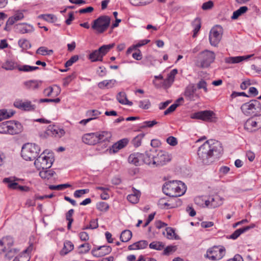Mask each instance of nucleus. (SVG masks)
Returning <instances> with one entry per match:
<instances>
[{
    "instance_id": "obj_1",
    "label": "nucleus",
    "mask_w": 261,
    "mask_h": 261,
    "mask_svg": "<svg viewBox=\"0 0 261 261\" xmlns=\"http://www.w3.org/2000/svg\"><path fill=\"white\" fill-rule=\"evenodd\" d=\"M223 153V148L220 142L209 140L199 147L197 154L204 164H210L219 159Z\"/></svg>"
},
{
    "instance_id": "obj_2",
    "label": "nucleus",
    "mask_w": 261,
    "mask_h": 261,
    "mask_svg": "<svg viewBox=\"0 0 261 261\" xmlns=\"http://www.w3.org/2000/svg\"><path fill=\"white\" fill-rule=\"evenodd\" d=\"M163 192L170 197H178L186 192L185 184L179 180H172L166 182L162 188Z\"/></svg>"
},
{
    "instance_id": "obj_3",
    "label": "nucleus",
    "mask_w": 261,
    "mask_h": 261,
    "mask_svg": "<svg viewBox=\"0 0 261 261\" xmlns=\"http://www.w3.org/2000/svg\"><path fill=\"white\" fill-rule=\"evenodd\" d=\"M23 130L21 124L17 121H6L0 123V133L13 135L20 133Z\"/></svg>"
},
{
    "instance_id": "obj_4",
    "label": "nucleus",
    "mask_w": 261,
    "mask_h": 261,
    "mask_svg": "<svg viewBox=\"0 0 261 261\" xmlns=\"http://www.w3.org/2000/svg\"><path fill=\"white\" fill-rule=\"evenodd\" d=\"M40 151V147L33 143H27L21 148V156L26 161H33L38 155Z\"/></svg>"
},
{
    "instance_id": "obj_5",
    "label": "nucleus",
    "mask_w": 261,
    "mask_h": 261,
    "mask_svg": "<svg viewBox=\"0 0 261 261\" xmlns=\"http://www.w3.org/2000/svg\"><path fill=\"white\" fill-rule=\"evenodd\" d=\"M54 161V159L52 154H48L46 155L45 152L43 151L36 159L34 165L38 170L48 169L51 167Z\"/></svg>"
},
{
    "instance_id": "obj_6",
    "label": "nucleus",
    "mask_w": 261,
    "mask_h": 261,
    "mask_svg": "<svg viewBox=\"0 0 261 261\" xmlns=\"http://www.w3.org/2000/svg\"><path fill=\"white\" fill-rule=\"evenodd\" d=\"M111 18L107 15H102L94 20L92 25V29L97 33L101 34L105 32L110 24Z\"/></svg>"
},
{
    "instance_id": "obj_7",
    "label": "nucleus",
    "mask_w": 261,
    "mask_h": 261,
    "mask_svg": "<svg viewBox=\"0 0 261 261\" xmlns=\"http://www.w3.org/2000/svg\"><path fill=\"white\" fill-rule=\"evenodd\" d=\"M244 128L249 133H255L259 130L261 133V114L248 118L244 123Z\"/></svg>"
},
{
    "instance_id": "obj_8",
    "label": "nucleus",
    "mask_w": 261,
    "mask_h": 261,
    "mask_svg": "<svg viewBox=\"0 0 261 261\" xmlns=\"http://www.w3.org/2000/svg\"><path fill=\"white\" fill-rule=\"evenodd\" d=\"M2 67L7 70H12L17 69L19 71L29 72L39 69L38 66H32L28 65H19L12 60L7 61L2 66Z\"/></svg>"
},
{
    "instance_id": "obj_9",
    "label": "nucleus",
    "mask_w": 261,
    "mask_h": 261,
    "mask_svg": "<svg viewBox=\"0 0 261 261\" xmlns=\"http://www.w3.org/2000/svg\"><path fill=\"white\" fill-rule=\"evenodd\" d=\"M241 110L245 115L251 116L258 110H261V103L256 99L251 100L243 103L241 107Z\"/></svg>"
},
{
    "instance_id": "obj_10",
    "label": "nucleus",
    "mask_w": 261,
    "mask_h": 261,
    "mask_svg": "<svg viewBox=\"0 0 261 261\" xmlns=\"http://www.w3.org/2000/svg\"><path fill=\"white\" fill-rule=\"evenodd\" d=\"M215 57V54L212 51L206 49L201 52L199 55L200 67L202 68L208 67L214 62Z\"/></svg>"
},
{
    "instance_id": "obj_11",
    "label": "nucleus",
    "mask_w": 261,
    "mask_h": 261,
    "mask_svg": "<svg viewBox=\"0 0 261 261\" xmlns=\"http://www.w3.org/2000/svg\"><path fill=\"white\" fill-rule=\"evenodd\" d=\"M225 254V249L223 247L214 246L206 252V256L209 259L216 260L221 259Z\"/></svg>"
},
{
    "instance_id": "obj_12",
    "label": "nucleus",
    "mask_w": 261,
    "mask_h": 261,
    "mask_svg": "<svg viewBox=\"0 0 261 261\" xmlns=\"http://www.w3.org/2000/svg\"><path fill=\"white\" fill-rule=\"evenodd\" d=\"M222 29L221 27L216 26L213 28L209 34V40L212 46H216L222 38Z\"/></svg>"
},
{
    "instance_id": "obj_13",
    "label": "nucleus",
    "mask_w": 261,
    "mask_h": 261,
    "mask_svg": "<svg viewBox=\"0 0 261 261\" xmlns=\"http://www.w3.org/2000/svg\"><path fill=\"white\" fill-rule=\"evenodd\" d=\"M112 251L110 246H100L93 248L91 250V254L94 257H100L109 254Z\"/></svg>"
},
{
    "instance_id": "obj_14",
    "label": "nucleus",
    "mask_w": 261,
    "mask_h": 261,
    "mask_svg": "<svg viewBox=\"0 0 261 261\" xmlns=\"http://www.w3.org/2000/svg\"><path fill=\"white\" fill-rule=\"evenodd\" d=\"M65 132L62 128H60L55 125H49L44 132V137L54 136L60 138L65 134Z\"/></svg>"
},
{
    "instance_id": "obj_15",
    "label": "nucleus",
    "mask_w": 261,
    "mask_h": 261,
    "mask_svg": "<svg viewBox=\"0 0 261 261\" xmlns=\"http://www.w3.org/2000/svg\"><path fill=\"white\" fill-rule=\"evenodd\" d=\"M153 162V167L161 166L170 161V158L168 154L162 151L157 152Z\"/></svg>"
},
{
    "instance_id": "obj_16",
    "label": "nucleus",
    "mask_w": 261,
    "mask_h": 261,
    "mask_svg": "<svg viewBox=\"0 0 261 261\" xmlns=\"http://www.w3.org/2000/svg\"><path fill=\"white\" fill-rule=\"evenodd\" d=\"M214 113L211 111H199L194 113L191 115L192 119H200L204 121L210 120Z\"/></svg>"
},
{
    "instance_id": "obj_17",
    "label": "nucleus",
    "mask_w": 261,
    "mask_h": 261,
    "mask_svg": "<svg viewBox=\"0 0 261 261\" xmlns=\"http://www.w3.org/2000/svg\"><path fill=\"white\" fill-rule=\"evenodd\" d=\"M156 155H157V150L155 148L146 151L143 156L144 162L153 167V162Z\"/></svg>"
},
{
    "instance_id": "obj_18",
    "label": "nucleus",
    "mask_w": 261,
    "mask_h": 261,
    "mask_svg": "<svg viewBox=\"0 0 261 261\" xmlns=\"http://www.w3.org/2000/svg\"><path fill=\"white\" fill-rule=\"evenodd\" d=\"M82 141L85 144L90 145L97 144V132L84 134L82 137Z\"/></svg>"
},
{
    "instance_id": "obj_19",
    "label": "nucleus",
    "mask_w": 261,
    "mask_h": 261,
    "mask_svg": "<svg viewBox=\"0 0 261 261\" xmlns=\"http://www.w3.org/2000/svg\"><path fill=\"white\" fill-rule=\"evenodd\" d=\"M14 106L17 108L28 111H34L36 109V106L33 105L30 101H16L14 102Z\"/></svg>"
},
{
    "instance_id": "obj_20",
    "label": "nucleus",
    "mask_w": 261,
    "mask_h": 261,
    "mask_svg": "<svg viewBox=\"0 0 261 261\" xmlns=\"http://www.w3.org/2000/svg\"><path fill=\"white\" fill-rule=\"evenodd\" d=\"M13 239L10 236L3 237L0 240V250L2 252H5L7 249L11 248L13 244Z\"/></svg>"
},
{
    "instance_id": "obj_21",
    "label": "nucleus",
    "mask_w": 261,
    "mask_h": 261,
    "mask_svg": "<svg viewBox=\"0 0 261 261\" xmlns=\"http://www.w3.org/2000/svg\"><path fill=\"white\" fill-rule=\"evenodd\" d=\"M15 29L17 33L22 34L31 33L34 31L32 25L26 23L17 24L15 25Z\"/></svg>"
},
{
    "instance_id": "obj_22",
    "label": "nucleus",
    "mask_w": 261,
    "mask_h": 261,
    "mask_svg": "<svg viewBox=\"0 0 261 261\" xmlns=\"http://www.w3.org/2000/svg\"><path fill=\"white\" fill-rule=\"evenodd\" d=\"M253 55H250L244 56L229 57H226L224 61L227 64H236L239 63L245 60H247L252 57Z\"/></svg>"
},
{
    "instance_id": "obj_23",
    "label": "nucleus",
    "mask_w": 261,
    "mask_h": 261,
    "mask_svg": "<svg viewBox=\"0 0 261 261\" xmlns=\"http://www.w3.org/2000/svg\"><path fill=\"white\" fill-rule=\"evenodd\" d=\"M196 88L194 84H192L189 85L186 88L184 92V96L188 100H194L196 95L195 94Z\"/></svg>"
},
{
    "instance_id": "obj_24",
    "label": "nucleus",
    "mask_w": 261,
    "mask_h": 261,
    "mask_svg": "<svg viewBox=\"0 0 261 261\" xmlns=\"http://www.w3.org/2000/svg\"><path fill=\"white\" fill-rule=\"evenodd\" d=\"M128 143V140L126 138L122 139L115 144L110 148V152L113 153L117 152L120 149L126 146Z\"/></svg>"
},
{
    "instance_id": "obj_25",
    "label": "nucleus",
    "mask_w": 261,
    "mask_h": 261,
    "mask_svg": "<svg viewBox=\"0 0 261 261\" xmlns=\"http://www.w3.org/2000/svg\"><path fill=\"white\" fill-rule=\"evenodd\" d=\"M111 137L112 134L110 132H97V138L98 139V143L110 142Z\"/></svg>"
},
{
    "instance_id": "obj_26",
    "label": "nucleus",
    "mask_w": 261,
    "mask_h": 261,
    "mask_svg": "<svg viewBox=\"0 0 261 261\" xmlns=\"http://www.w3.org/2000/svg\"><path fill=\"white\" fill-rule=\"evenodd\" d=\"M254 227V225L252 224L250 226H247L242 228H239L235 230L228 237V239L236 240L237 239L241 234L247 232L251 228H253Z\"/></svg>"
},
{
    "instance_id": "obj_27",
    "label": "nucleus",
    "mask_w": 261,
    "mask_h": 261,
    "mask_svg": "<svg viewBox=\"0 0 261 261\" xmlns=\"http://www.w3.org/2000/svg\"><path fill=\"white\" fill-rule=\"evenodd\" d=\"M24 18V14L22 11H17L14 14L10 17L7 20V24H14L15 22L21 20Z\"/></svg>"
},
{
    "instance_id": "obj_28",
    "label": "nucleus",
    "mask_w": 261,
    "mask_h": 261,
    "mask_svg": "<svg viewBox=\"0 0 261 261\" xmlns=\"http://www.w3.org/2000/svg\"><path fill=\"white\" fill-rule=\"evenodd\" d=\"M41 85V82L37 80H30L24 83L26 89L35 90L38 89Z\"/></svg>"
},
{
    "instance_id": "obj_29",
    "label": "nucleus",
    "mask_w": 261,
    "mask_h": 261,
    "mask_svg": "<svg viewBox=\"0 0 261 261\" xmlns=\"http://www.w3.org/2000/svg\"><path fill=\"white\" fill-rule=\"evenodd\" d=\"M18 180V178L15 177H9L4 178L3 182L5 184H8L7 186L8 188L15 190L16 189V187L18 185V183L15 181Z\"/></svg>"
},
{
    "instance_id": "obj_30",
    "label": "nucleus",
    "mask_w": 261,
    "mask_h": 261,
    "mask_svg": "<svg viewBox=\"0 0 261 261\" xmlns=\"http://www.w3.org/2000/svg\"><path fill=\"white\" fill-rule=\"evenodd\" d=\"M140 195V192L133 188V193L129 194L127 196V199L132 203H137L139 202Z\"/></svg>"
},
{
    "instance_id": "obj_31",
    "label": "nucleus",
    "mask_w": 261,
    "mask_h": 261,
    "mask_svg": "<svg viewBox=\"0 0 261 261\" xmlns=\"http://www.w3.org/2000/svg\"><path fill=\"white\" fill-rule=\"evenodd\" d=\"M148 245V242L145 240H142L136 242L128 247L129 250H136V249H143L145 248Z\"/></svg>"
},
{
    "instance_id": "obj_32",
    "label": "nucleus",
    "mask_w": 261,
    "mask_h": 261,
    "mask_svg": "<svg viewBox=\"0 0 261 261\" xmlns=\"http://www.w3.org/2000/svg\"><path fill=\"white\" fill-rule=\"evenodd\" d=\"M74 248L73 243L69 241H66L64 243V247L60 251L61 255H65L71 251Z\"/></svg>"
},
{
    "instance_id": "obj_33",
    "label": "nucleus",
    "mask_w": 261,
    "mask_h": 261,
    "mask_svg": "<svg viewBox=\"0 0 261 261\" xmlns=\"http://www.w3.org/2000/svg\"><path fill=\"white\" fill-rule=\"evenodd\" d=\"M117 99L119 103L122 105H126L130 106L133 105V102L127 99L125 92H119L117 95Z\"/></svg>"
},
{
    "instance_id": "obj_34",
    "label": "nucleus",
    "mask_w": 261,
    "mask_h": 261,
    "mask_svg": "<svg viewBox=\"0 0 261 261\" xmlns=\"http://www.w3.org/2000/svg\"><path fill=\"white\" fill-rule=\"evenodd\" d=\"M165 230L166 234H165V232H164L163 234L166 236L167 239L172 240L179 239V237L176 235L175 232V230L173 228L167 227L166 228Z\"/></svg>"
},
{
    "instance_id": "obj_35",
    "label": "nucleus",
    "mask_w": 261,
    "mask_h": 261,
    "mask_svg": "<svg viewBox=\"0 0 261 261\" xmlns=\"http://www.w3.org/2000/svg\"><path fill=\"white\" fill-rule=\"evenodd\" d=\"M88 58L93 62L102 61L103 60L100 52L98 51V49L94 50L89 54Z\"/></svg>"
},
{
    "instance_id": "obj_36",
    "label": "nucleus",
    "mask_w": 261,
    "mask_h": 261,
    "mask_svg": "<svg viewBox=\"0 0 261 261\" xmlns=\"http://www.w3.org/2000/svg\"><path fill=\"white\" fill-rule=\"evenodd\" d=\"M116 81L115 80H104L102 82H100L98 83V86L100 89H103L105 87L112 88Z\"/></svg>"
},
{
    "instance_id": "obj_37",
    "label": "nucleus",
    "mask_w": 261,
    "mask_h": 261,
    "mask_svg": "<svg viewBox=\"0 0 261 261\" xmlns=\"http://www.w3.org/2000/svg\"><path fill=\"white\" fill-rule=\"evenodd\" d=\"M55 173V171L52 170L42 169L39 172V175L42 178L49 179Z\"/></svg>"
},
{
    "instance_id": "obj_38",
    "label": "nucleus",
    "mask_w": 261,
    "mask_h": 261,
    "mask_svg": "<svg viewBox=\"0 0 261 261\" xmlns=\"http://www.w3.org/2000/svg\"><path fill=\"white\" fill-rule=\"evenodd\" d=\"M248 10V8L246 6L241 7L239 9L233 12L231 18L232 19H237L240 16L246 13Z\"/></svg>"
},
{
    "instance_id": "obj_39",
    "label": "nucleus",
    "mask_w": 261,
    "mask_h": 261,
    "mask_svg": "<svg viewBox=\"0 0 261 261\" xmlns=\"http://www.w3.org/2000/svg\"><path fill=\"white\" fill-rule=\"evenodd\" d=\"M114 45V43L103 45L98 48V51L100 52L102 59L103 56H105Z\"/></svg>"
},
{
    "instance_id": "obj_40",
    "label": "nucleus",
    "mask_w": 261,
    "mask_h": 261,
    "mask_svg": "<svg viewBox=\"0 0 261 261\" xmlns=\"http://www.w3.org/2000/svg\"><path fill=\"white\" fill-rule=\"evenodd\" d=\"M132 237V232L129 230H123L120 235V240L123 242H127L130 240Z\"/></svg>"
},
{
    "instance_id": "obj_41",
    "label": "nucleus",
    "mask_w": 261,
    "mask_h": 261,
    "mask_svg": "<svg viewBox=\"0 0 261 261\" xmlns=\"http://www.w3.org/2000/svg\"><path fill=\"white\" fill-rule=\"evenodd\" d=\"M19 250L16 248H9L7 249L6 253L5 254V257L8 259H11L18 253Z\"/></svg>"
},
{
    "instance_id": "obj_42",
    "label": "nucleus",
    "mask_w": 261,
    "mask_h": 261,
    "mask_svg": "<svg viewBox=\"0 0 261 261\" xmlns=\"http://www.w3.org/2000/svg\"><path fill=\"white\" fill-rule=\"evenodd\" d=\"M13 111H8L7 110L3 109L0 110V121L3 119H8L14 115Z\"/></svg>"
},
{
    "instance_id": "obj_43",
    "label": "nucleus",
    "mask_w": 261,
    "mask_h": 261,
    "mask_svg": "<svg viewBox=\"0 0 261 261\" xmlns=\"http://www.w3.org/2000/svg\"><path fill=\"white\" fill-rule=\"evenodd\" d=\"M91 249V246L89 243H86L81 245L79 247V253L80 254H85L88 253Z\"/></svg>"
},
{
    "instance_id": "obj_44",
    "label": "nucleus",
    "mask_w": 261,
    "mask_h": 261,
    "mask_svg": "<svg viewBox=\"0 0 261 261\" xmlns=\"http://www.w3.org/2000/svg\"><path fill=\"white\" fill-rule=\"evenodd\" d=\"M164 246V244L161 242H153L149 244L150 248L156 250H162Z\"/></svg>"
},
{
    "instance_id": "obj_45",
    "label": "nucleus",
    "mask_w": 261,
    "mask_h": 261,
    "mask_svg": "<svg viewBox=\"0 0 261 261\" xmlns=\"http://www.w3.org/2000/svg\"><path fill=\"white\" fill-rule=\"evenodd\" d=\"M18 44L22 49H28L31 47L30 42L25 39H20L18 42Z\"/></svg>"
},
{
    "instance_id": "obj_46",
    "label": "nucleus",
    "mask_w": 261,
    "mask_h": 261,
    "mask_svg": "<svg viewBox=\"0 0 261 261\" xmlns=\"http://www.w3.org/2000/svg\"><path fill=\"white\" fill-rule=\"evenodd\" d=\"M71 187V185L68 184H61L58 185H50L49 186V189L51 190H58L61 191L66 189L67 188H69Z\"/></svg>"
},
{
    "instance_id": "obj_47",
    "label": "nucleus",
    "mask_w": 261,
    "mask_h": 261,
    "mask_svg": "<svg viewBox=\"0 0 261 261\" xmlns=\"http://www.w3.org/2000/svg\"><path fill=\"white\" fill-rule=\"evenodd\" d=\"M144 136V134H140L135 137L132 140V143L133 145L137 147L141 145L142 140Z\"/></svg>"
},
{
    "instance_id": "obj_48",
    "label": "nucleus",
    "mask_w": 261,
    "mask_h": 261,
    "mask_svg": "<svg viewBox=\"0 0 261 261\" xmlns=\"http://www.w3.org/2000/svg\"><path fill=\"white\" fill-rule=\"evenodd\" d=\"M138 107L142 109H148L151 106V103L149 99H146L138 102Z\"/></svg>"
},
{
    "instance_id": "obj_49",
    "label": "nucleus",
    "mask_w": 261,
    "mask_h": 261,
    "mask_svg": "<svg viewBox=\"0 0 261 261\" xmlns=\"http://www.w3.org/2000/svg\"><path fill=\"white\" fill-rule=\"evenodd\" d=\"M152 0H129L130 3L135 6L146 5L149 4Z\"/></svg>"
},
{
    "instance_id": "obj_50",
    "label": "nucleus",
    "mask_w": 261,
    "mask_h": 261,
    "mask_svg": "<svg viewBox=\"0 0 261 261\" xmlns=\"http://www.w3.org/2000/svg\"><path fill=\"white\" fill-rule=\"evenodd\" d=\"M128 161L129 163L134 164L136 166H138L140 164V160L138 158V156L136 154H131L129 155L128 158Z\"/></svg>"
},
{
    "instance_id": "obj_51",
    "label": "nucleus",
    "mask_w": 261,
    "mask_h": 261,
    "mask_svg": "<svg viewBox=\"0 0 261 261\" xmlns=\"http://www.w3.org/2000/svg\"><path fill=\"white\" fill-rule=\"evenodd\" d=\"M96 208L101 212H107L109 208V204L105 202H99L96 204Z\"/></svg>"
},
{
    "instance_id": "obj_52",
    "label": "nucleus",
    "mask_w": 261,
    "mask_h": 261,
    "mask_svg": "<svg viewBox=\"0 0 261 261\" xmlns=\"http://www.w3.org/2000/svg\"><path fill=\"white\" fill-rule=\"evenodd\" d=\"M158 123V122L155 120L152 121H145L141 124L140 128L143 129L146 127H152Z\"/></svg>"
},
{
    "instance_id": "obj_53",
    "label": "nucleus",
    "mask_w": 261,
    "mask_h": 261,
    "mask_svg": "<svg viewBox=\"0 0 261 261\" xmlns=\"http://www.w3.org/2000/svg\"><path fill=\"white\" fill-rule=\"evenodd\" d=\"M53 50H48L46 47L42 46L40 47L36 51V53L41 55H50L53 54Z\"/></svg>"
},
{
    "instance_id": "obj_54",
    "label": "nucleus",
    "mask_w": 261,
    "mask_h": 261,
    "mask_svg": "<svg viewBox=\"0 0 261 261\" xmlns=\"http://www.w3.org/2000/svg\"><path fill=\"white\" fill-rule=\"evenodd\" d=\"M76 75L74 73L68 75L63 79V86L67 87L69 84L75 77Z\"/></svg>"
},
{
    "instance_id": "obj_55",
    "label": "nucleus",
    "mask_w": 261,
    "mask_h": 261,
    "mask_svg": "<svg viewBox=\"0 0 261 261\" xmlns=\"http://www.w3.org/2000/svg\"><path fill=\"white\" fill-rule=\"evenodd\" d=\"M197 87L198 89H203L204 91L206 93L208 91L207 88V83L204 80L201 79L197 84Z\"/></svg>"
},
{
    "instance_id": "obj_56",
    "label": "nucleus",
    "mask_w": 261,
    "mask_h": 261,
    "mask_svg": "<svg viewBox=\"0 0 261 261\" xmlns=\"http://www.w3.org/2000/svg\"><path fill=\"white\" fill-rule=\"evenodd\" d=\"M219 200V197L218 196H216L214 197L210 198L211 207H216L221 204V202L220 201L219 203L216 202L217 201Z\"/></svg>"
},
{
    "instance_id": "obj_57",
    "label": "nucleus",
    "mask_w": 261,
    "mask_h": 261,
    "mask_svg": "<svg viewBox=\"0 0 261 261\" xmlns=\"http://www.w3.org/2000/svg\"><path fill=\"white\" fill-rule=\"evenodd\" d=\"M193 25H195L194 30V36H195L196 34L199 31L201 28L200 19L198 18H196L193 22Z\"/></svg>"
},
{
    "instance_id": "obj_58",
    "label": "nucleus",
    "mask_w": 261,
    "mask_h": 261,
    "mask_svg": "<svg viewBox=\"0 0 261 261\" xmlns=\"http://www.w3.org/2000/svg\"><path fill=\"white\" fill-rule=\"evenodd\" d=\"M89 189H81V190H76L73 194V195L74 197L75 198H80L82 195L87 194L89 192Z\"/></svg>"
},
{
    "instance_id": "obj_59",
    "label": "nucleus",
    "mask_w": 261,
    "mask_h": 261,
    "mask_svg": "<svg viewBox=\"0 0 261 261\" xmlns=\"http://www.w3.org/2000/svg\"><path fill=\"white\" fill-rule=\"evenodd\" d=\"M79 60V56L74 55L71 57L65 64V66L68 67L71 66L74 63L76 62Z\"/></svg>"
},
{
    "instance_id": "obj_60",
    "label": "nucleus",
    "mask_w": 261,
    "mask_h": 261,
    "mask_svg": "<svg viewBox=\"0 0 261 261\" xmlns=\"http://www.w3.org/2000/svg\"><path fill=\"white\" fill-rule=\"evenodd\" d=\"M177 73V70L174 69L171 71V72L167 75V80L168 81L171 83H173L175 79V76Z\"/></svg>"
},
{
    "instance_id": "obj_61",
    "label": "nucleus",
    "mask_w": 261,
    "mask_h": 261,
    "mask_svg": "<svg viewBox=\"0 0 261 261\" xmlns=\"http://www.w3.org/2000/svg\"><path fill=\"white\" fill-rule=\"evenodd\" d=\"M214 7V3L212 1H209L204 3L201 7L203 10H208L211 9Z\"/></svg>"
},
{
    "instance_id": "obj_62",
    "label": "nucleus",
    "mask_w": 261,
    "mask_h": 261,
    "mask_svg": "<svg viewBox=\"0 0 261 261\" xmlns=\"http://www.w3.org/2000/svg\"><path fill=\"white\" fill-rule=\"evenodd\" d=\"M179 106L178 103H174L170 106L164 112L165 115H167L172 112H174L176 108Z\"/></svg>"
},
{
    "instance_id": "obj_63",
    "label": "nucleus",
    "mask_w": 261,
    "mask_h": 261,
    "mask_svg": "<svg viewBox=\"0 0 261 261\" xmlns=\"http://www.w3.org/2000/svg\"><path fill=\"white\" fill-rule=\"evenodd\" d=\"M166 141L168 144L172 146L176 145L178 143L177 139L173 136H170L167 138Z\"/></svg>"
},
{
    "instance_id": "obj_64",
    "label": "nucleus",
    "mask_w": 261,
    "mask_h": 261,
    "mask_svg": "<svg viewBox=\"0 0 261 261\" xmlns=\"http://www.w3.org/2000/svg\"><path fill=\"white\" fill-rule=\"evenodd\" d=\"M39 17L42 18L43 20L50 22L54 21V18L55 17L54 15L52 14H42Z\"/></svg>"
}]
</instances>
